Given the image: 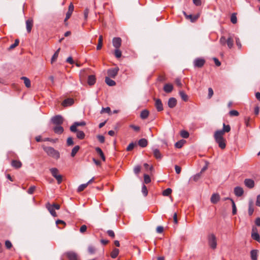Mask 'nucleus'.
<instances>
[{
	"instance_id": "64",
	"label": "nucleus",
	"mask_w": 260,
	"mask_h": 260,
	"mask_svg": "<svg viewBox=\"0 0 260 260\" xmlns=\"http://www.w3.org/2000/svg\"><path fill=\"white\" fill-rule=\"evenodd\" d=\"M35 189H36V187H35V186H30V187L28 188V190H27V192H28V193H29V194H32V193H34V191H35Z\"/></svg>"
},
{
	"instance_id": "24",
	"label": "nucleus",
	"mask_w": 260,
	"mask_h": 260,
	"mask_svg": "<svg viewBox=\"0 0 260 260\" xmlns=\"http://www.w3.org/2000/svg\"><path fill=\"white\" fill-rule=\"evenodd\" d=\"M254 212L253 203L252 200L249 201L248 203V214L251 216Z\"/></svg>"
},
{
	"instance_id": "44",
	"label": "nucleus",
	"mask_w": 260,
	"mask_h": 260,
	"mask_svg": "<svg viewBox=\"0 0 260 260\" xmlns=\"http://www.w3.org/2000/svg\"><path fill=\"white\" fill-rule=\"evenodd\" d=\"M180 135L183 138H188L189 134L187 131L183 130L181 131Z\"/></svg>"
},
{
	"instance_id": "22",
	"label": "nucleus",
	"mask_w": 260,
	"mask_h": 260,
	"mask_svg": "<svg viewBox=\"0 0 260 260\" xmlns=\"http://www.w3.org/2000/svg\"><path fill=\"white\" fill-rule=\"evenodd\" d=\"M173 89V86L171 84H166L164 86V90L167 93L171 92Z\"/></svg>"
},
{
	"instance_id": "2",
	"label": "nucleus",
	"mask_w": 260,
	"mask_h": 260,
	"mask_svg": "<svg viewBox=\"0 0 260 260\" xmlns=\"http://www.w3.org/2000/svg\"><path fill=\"white\" fill-rule=\"evenodd\" d=\"M214 138L215 142L218 144V146L221 149H224L226 147L225 139L223 138V135L216 132L214 133Z\"/></svg>"
},
{
	"instance_id": "5",
	"label": "nucleus",
	"mask_w": 260,
	"mask_h": 260,
	"mask_svg": "<svg viewBox=\"0 0 260 260\" xmlns=\"http://www.w3.org/2000/svg\"><path fill=\"white\" fill-rule=\"evenodd\" d=\"M51 121L54 124L61 125L63 122V118L61 115H58L52 117Z\"/></svg>"
},
{
	"instance_id": "15",
	"label": "nucleus",
	"mask_w": 260,
	"mask_h": 260,
	"mask_svg": "<svg viewBox=\"0 0 260 260\" xmlns=\"http://www.w3.org/2000/svg\"><path fill=\"white\" fill-rule=\"evenodd\" d=\"M12 167L16 169H18L22 167V162L19 160H12L11 163Z\"/></svg>"
},
{
	"instance_id": "55",
	"label": "nucleus",
	"mask_w": 260,
	"mask_h": 260,
	"mask_svg": "<svg viewBox=\"0 0 260 260\" xmlns=\"http://www.w3.org/2000/svg\"><path fill=\"white\" fill-rule=\"evenodd\" d=\"M67 144L68 146H72L74 145V141L72 137H69L67 139Z\"/></svg>"
},
{
	"instance_id": "47",
	"label": "nucleus",
	"mask_w": 260,
	"mask_h": 260,
	"mask_svg": "<svg viewBox=\"0 0 260 260\" xmlns=\"http://www.w3.org/2000/svg\"><path fill=\"white\" fill-rule=\"evenodd\" d=\"M114 55L117 58H120L121 56V52L119 50V48H115Z\"/></svg>"
},
{
	"instance_id": "30",
	"label": "nucleus",
	"mask_w": 260,
	"mask_h": 260,
	"mask_svg": "<svg viewBox=\"0 0 260 260\" xmlns=\"http://www.w3.org/2000/svg\"><path fill=\"white\" fill-rule=\"evenodd\" d=\"M179 95L181 96L182 100L185 102L188 101V96L183 90H180L179 92Z\"/></svg>"
},
{
	"instance_id": "1",
	"label": "nucleus",
	"mask_w": 260,
	"mask_h": 260,
	"mask_svg": "<svg viewBox=\"0 0 260 260\" xmlns=\"http://www.w3.org/2000/svg\"><path fill=\"white\" fill-rule=\"evenodd\" d=\"M43 149L47 154L55 159H58L60 158V153L59 151L55 150L52 147L43 146Z\"/></svg>"
},
{
	"instance_id": "38",
	"label": "nucleus",
	"mask_w": 260,
	"mask_h": 260,
	"mask_svg": "<svg viewBox=\"0 0 260 260\" xmlns=\"http://www.w3.org/2000/svg\"><path fill=\"white\" fill-rule=\"evenodd\" d=\"M60 49V48H58L55 51V52L54 53L53 55L52 56V57L51 58V63H53V62H54L56 60L57 58L58 57Z\"/></svg>"
},
{
	"instance_id": "60",
	"label": "nucleus",
	"mask_w": 260,
	"mask_h": 260,
	"mask_svg": "<svg viewBox=\"0 0 260 260\" xmlns=\"http://www.w3.org/2000/svg\"><path fill=\"white\" fill-rule=\"evenodd\" d=\"M107 233L108 235V236L111 238H114L115 237V233L113 231L111 230H108L107 231Z\"/></svg>"
},
{
	"instance_id": "40",
	"label": "nucleus",
	"mask_w": 260,
	"mask_h": 260,
	"mask_svg": "<svg viewBox=\"0 0 260 260\" xmlns=\"http://www.w3.org/2000/svg\"><path fill=\"white\" fill-rule=\"evenodd\" d=\"M102 46H103V37H102V36H100L99 38L98 44L96 46V49L98 50H100L102 48Z\"/></svg>"
},
{
	"instance_id": "4",
	"label": "nucleus",
	"mask_w": 260,
	"mask_h": 260,
	"mask_svg": "<svg viewBox=\"0 0 260 260\" xmlns=\"http://www.w3.org/2000/svg\"><path fill=\"white\" fill-rule=\"evenodd\" d=\"M205 60L203 58H197L193 62V66L194 68H201L205 63Z\"/></svg>"
},
{
	"instance_id": "62",
	"label": "nucleus",
	"mask_w": 260,
	"mask_h": 260,
	"mask_svg": "<svg viewBox=\"0 0 260 260\" xmlns=\"http://www.w3.org/2000/svg\"><path fill=\"white\" fill-rule=\"evenodd\" d=\"M135 144L134 143H131L127 147L126 150L129 151H131L134 148Z\"/></svg>"
},
{
	"instance_id": "49",
	"label": "nucleus",
	"mask_w": 260,
	"mask_h": 260,
	"mask_svg": "<svg viewBox=\"0 0 260 260\" xmlns=\"http://www.w3.org/2000/svg\"><path fill=\"white\" fill-rule=\"evenodd\" d=\"M231 201L232 203V213L233 215H235L237 213V209L236 207L235 203L233 199H231Z\"/></svg>"
},
{
	"instance_id": "61",
	"label": "nucleus",
	"mask_w": 260,
	"mask_h": 260,
	"mask_svg": "<svg viewBox=\"0 0 260 260\" xmlns=\"http://www.w3.org/2000/svg\"><path fill=\"white\" fill-rule=\"evenodd\" d=\"M175 83L176 84V85L178 87H181L182 86V84L180 78H176L175 80Z\"/></svg>"
},
{
	"instance_id": "36",
	"label": "nucleus",
	"mask_w": 260,
	"mask_h": 260,
	"mask_svg": "<svg viewBox=\"0 0 260 260\" xmlns=\"http://www.w3.org/2000/svg\"><path fill=\"white\" fill-rule=\"evenodd\" d=\"M251 237L253 239L256 240L258 242H260V236L259 235L257 232L252 233Z\"/></svg>"
},
{
	"instance_id": "14",
	"label": "nucleus",
	"mask_w": 260,
	"mask_h": 260,
	"mask_svg": "<svg viewBox=\"0 0 260 260\" xmlns=\"http://www.w3.org/2000/svg\"><path fill=\"white\" fill-rule=\"evenodd\" d=\"M245 185L249 188H252L254 186V181L251 179H245L244 180Z\"/></svg>"
},
{
	"instance_id": "43",
	"label": "nucleus",
	"mask_w": 260,
	"mask_h": 260,
	"mask_svg": "<svg viewBox=\"0 0 260 260\" xmlns=\"http://www.w3.org/2000/svg\"><path fill=\"white\" fill-rule=\"evenodd\" d=\"M172 192V190L170 188H168L164 190L162 192V195L164 196H169L171 194Z\"/></svg>"
},
{
	"instance_id": "7",
	"label": "nucleus",
	"mask_w": 260,
	"mask_h": 260,
	"mask_svg": "<svg viewBox=\"0 0 260 260\" xmlns=\"http://www.w3.org/2000/svg\"><path fill=\"white\" fill-rule=\"evenodd\" d=\"M122 40L119 37H115L113 39L112 44L115 48H119L121 45Z\"/></svg>"
},
{
	"instance_id": "54",
	"label": "nucleus",
	"mask_w": 260,
	"mask_h": 260,
	"mask_svg": "<svg viewBox=\"0 0 260 260\" xmlns=\"http://www.w3.org/2000/svg\"><path fill=\"white\" fill-rule=\"evenodd\" d=\"M129 127L132 128L135 132H138L140 130V127L139 126L135 125L134 124H131Z\"/></svg>"
},
{
	"instance_id": "11",
	"label": "nucleus",
	"mask_w": 260,
	"mask_h": 260,
	"mask_svg": "<svg viewBox=\"0 0 260 260\" xmlns=\"http://www.w3.org/2000/svg\"><path fill=\"white\" fill-rule=\"evenodd\" d=\"M66 255L69 260H77L78 256L77 254L73 251H69L66 252Z\"/></svg>"
},
{
	"instance_id": "51",
	"label": "nucleus",
	"mask_w": 260,
	"mask_h": 260,
	"mask_svg": "<svg viewBox=\"0 0 260 260\" xmlns=\"http://www.w3.org/2000/svg\"><path fill=\"white\" fill-rule=\"evenodd\" d=\"M142 192L143 194V195L146 197L147 196L148 194V190H147V187L146 186V185H143L142 186Z\"/></svg>"
},
{
	"instance_id": "3",
	"label": "nucleus",
	"mask_w": 260,
	"mask_h": 260,
	"mask_svg": "<svg viewBox=\"0 0 260 260\" xmlns=\"http://www.w3.org/2000/svg\"><path fill=\"white\" fill-rule=\"evenodd\" d=\"M208 243L209 246L213 249H215L217 246V240L216 236L213 234H209L208 236Z\"/></svg>"
},
{
	"instance_id": "12",
	"label": "nucleus",
	"mask_w": 260,
	"mask_h": 260,
	"mask_svg": "<svg viewBox=\"0 0 260 260\" xmlns=\"http://www.w3.org/2000/svg\"><path fill=\"white\" fill-rule=\"evenodd\" d=\"M183 13L184 15L185 16V18L187 19H190V21L192 22H194L195 21H196L199 18V15L193 16L191 14L187 15L185 11H183Z\"/></svg>"
},
{
	"instance_id": "10",
	"label": "nucleus",
	"mask_w": 260,
	"mask_h": 260,
	"mask_svg": "<svg viewBox=\"0 0 260 260\" xmlns=\"http://www.w3.org/2000/svg\"><path fill=\"white\" fill-rule=\"evenodd\" d=\"M74 11V5L72 3H71L69 6V9L67 13H66V18L64 19V21H66L68 19H69L72 15V14Z\"/></svg>"
},
{
	"instance_id": "35",
	"label": "nucleus",
	"mask_w": 260,
	"mask_h": 260,
	"mask_svg": "<svg viewBox=\"0 0 260 260\" xmlns=\"http://www.w3.org/2000/svg\"><path fill=\"white\" fill-rule=\"evenodd\" d=\"M119 254V249L114 248L111 253V257L113 258H115Z\"/></svg>"
},
{
	"instance_id": "33",
	"label": "nucleus",
	"mask_w": 260,
	"mask_h": 260,
	"mask_svg": "<svg viewBox=\"0 0 260 260\" xmlns=\"http://www.w3.org/2000/svg\"><path fill=\"white\" fill-rule=\"evenodd\" d=\"M149 111L147 110H144L141 111L140 114V117L142 119H146L149 115Z\"/></svg>"
},
{
	"instance_id": "37",
	"label": "nucleus",
	"mask_w": 260,
	"mask_h": 260,
	"mask_svg": "<svg viewBox=\"0 0 260 260\" xmlns=\"http://www.w3.org/2000/svg\"><path fill=\"white\" fill-rule=\"evenodd\" d=\"M226 44L228 47L231 49L233 47L234 45V40L231 37H229L226 40Z\"/></svg>"
},
{
	"instance_id": "48",
	"label": "nucleus",
	"mask_w": 260,
	"mask_h": 260,
	"mask_svg": "<svg viewBox=\"0 0 260 260\" xmlns=\"http://www.w3.org/2000/svg\"><path fill=\"white\" fill-rule=\"evenodd\" d=\"M87 186H88V183H84V184H81L80 185H79V186L78 187V188L77 189L78 191L81 192V191H83L85 188H86V187Z\"/></svg>"
},
{
	"instance_id": "42",
	"label": "nucleus",
	"mask_w": 260,
	"mask_h": 260,
	"mask_svg": "<svg viewBox=\"0 0 260 260\" xmlns=\"http://www.w3.org/2000/svg\"><path fill=\"white\" fill-rule=\"evenodd\" d=\"M237 14L234 13L231 16V21L233 24H236L237 22V18L236 16Z\"/></svg>"
},
{
	"instance_id": "46",
	"label": "nucleus",
	"mask_w": 260,
	"mask_h": 260,
	"mask_svg": "<svg viewBox=\"0 0 260 260\" xmlns=\"http://www.w3.org/2000/svg\"><path fill=\"white\" fill-rule=\"evenodd\" d=\"M19 39H17L15 40V42L14 43H13V44H12L9 48V50H11V49H13L14 48H15L16 47H17L18 44H19Z\"/></svg>"
},
{
	"instance_id": "19",
	"label": "nucleus",
	"mask_w": 260,
	"mask_h": 260,
	"mask_svg": "<svg viewBox=\"0 0 260 260\" xmlns=\"http://www.w3.org/2000/svg\"><path fill=\"white\" fill-rule=\"evenodd\" d=\"M74 103V100L73 99L69 98L64 100L62 103V105L64 107H68L71 106Z\"/></svg>"
},
{
	"instance_id": "34",
	"label": "nucleus",
	"mask_w": 260,
	"mask_h": 260,
	"mask_svg": "<svg viewBox=\"0 0 260 260\" xmlns=\"http://www.w3.org/2000/svg\"><path fill=\"white\" fill-rule=\"evenodd\" d=\"M77 138L80 140H83L85 137V133L81 131H78L77 132Z\"/></svg>"
},
{
	"instance_id": "50",
	"label": "nucleus",
	"mask_w": 260,
	"mask_h": 260,
	"mask_svg": "<svg viewBox=\"0 0 260 260\" xmlns=\"http://www.w3.org/2000/svg\"><path fill=\"white\" fill-rule=\"evenodd\" d=\"M144 182L148 184L151 182V179L148 175L144 174Z\"/></svg>"
},
{
	"instance_id": "8",
	"label": "nucleus",
	"mask_w": 260,
	"mask_h": 260,
	"mask_svg": "<svg viewBox=\"0 0 260 260\" xmlns=\"http://www.w3.org/2000/svg\"><path fill=\"white\" fill-rule=\"evenodd\" d=\"M155 101V106L157 111H161L163 110V105L161 100L159 99H154Z\"/></svg>"
},
{
	"instance_id": "16",
	"label": "nucleus",
	"mask_w": 260,
	"mask_h": 260,
	"mask_svg": "<svg viewBox=\"0 0 260 260\" xmlns=\"http://www.w3.org/2000/svg\"><path fill=\"white\" fill-rule=\"evenodd\" d=\"M177 104V100L174 98H171L168 100V105L170 108H174Z\"/></svg>"
},
{
	"instance_id": "28",
	"label": "nucleus",
	"mask_w": 260,
	"mask_h": 260,
	"mask_svg": "<svg viewBox=\"0 0 260 260\" xmlns=\"http://www.w3.org/2000/svg\"><path fill=\"white\" fill-rule=\"evenodd\" d=\"M95 151L100 155L103 161H105L106 158L102 150L100 147H96Z\"/></svg>"
},
{
	"instance_id": "29",
	"label": "nucleus",
	"mask_w": 260,
	"mask_h": 260,
	"mask_svg": "<svg viewBox=\"0 0 260 260\" xmlns=\"http://www.w3.org/2000/svg\"><path fill=\"white\" fill-rule=\"evenodd\" d=\"M202 175L201 174L197 173L196 175L192 176L189 179V181L197 182L201 178Z\"/></svg>"
},
{
	"instance_id": "31",
	"label": "nucleus",
	"mask_w": 260,
	"mask_h": 260,
	"mask_svg": "<svg viewBox=\"0 0 260 260\" xmlns=\"http://www.w3.org/2000/svg\"><path fill=\"white\" fill-rule=\"evenodd\" d=\"M105 82L110 86H114L116 84V82L108 77L105 78Z\"/></svg>"
},
{
	"instance_id": "53",
	"label": "nucleus",
	"mask_w": 260,
	"mask_h": 260,
	"mask_svg": "<svg viewBox=\"0 0 260 260\" xmlns=\"http://www.w3.org/2000/svg\"><path fill=\"white\" fill-rule=\"evenodd\" d=\"M110 112L111 109L109 107H107L106 108H103L101 111V113H107L109 114Z\"/></svg>"
},
{
	"instance_id": "25",
	"label": "nucleus",
	"mask_w": 260,
	"mask_h": 260,
	"mask_svg": "<svg viewBox=\"0 0 260 260\" xmlns=\"http://www.w3.org/2000/svg\"><path fill=\"white\" fill-rule=\"evenodd\" d=\"M96 78L94 75H89L88 77L87 82L89 85H93L95 83Z\"/></svg>"
},
{
	"instance_id": "27",
	"label": "nucleus",
	"mask_w": 260,
	"mask_h": 260,
	"mask_svg": "<svg viewBox=\"0 0 260 260\" xmlns=\"http://www.w3.org/2000/svg\"><path fill=\"white\" fill-rule=\"evenodd\" d=\"M257 254L258 250L256 249H253L250 251V257L252 260L257 259Z\"/></svg>"
},
{
	"instance_id": "56",
	"label": "nucleus",
	"mask_w": 260,
	"mask_h": 260,
	"mask_svg": "<svg viewBox=\"0 0 260 260\" xmlns=\"http://www.w3.org/2000/svg\"><path fill=\"white\" fill-rule=\"evenodd\" d=\"M77 126L76 125V123L75 122L74 123V124L71 125L70 126V131L72 132H77L78 131L77 129Z\"/></svg>"
},
{
	"instance_id": "59",
	"label": "nucleus",
	"mask_w": 260,
	"mask_h": 260,
	"mask_svg": "<svg viewBox=\"0 0 260 260\" xmlns=\"http://www.w3.org/2000/svg\"><path fill=\"white\" fill-rule=\"evenodd\" d=\"M226 40L224 36H222L220 39L219 42L222 45H225L226 43Z\"/></svg>"
},
{
	"instance_id": "26",
	"label": "nucleus",
	"mask_w": 260,
	"mask_h": 260,
	"mask_svg": "<svg viewBox=\"0 0 260 260\" xmlns=\"http://www.w3.org/2000/svg\"><path fill=\"white\" fill-rule=\"evenodd\" d=\"M138 145L141 147H145L148 145V141L145 138L141 139L138 141Z\"/></svg>"
},
{
	"instance_id": "57",
	"label": "nucleus",
	"mask_w": 260,
	"mask_h": 260,
	"mask_svg": "<svg viewBox=\"0 0 260 260\" xmlns=\"http://www.w3.org/2000/svg\"><path fill=\"white\" fill-rule=\"evenodd\" d=\"M141 171V167L140 166H136L134 168V173L138 175Z\"/></svg>"
},
{
	"instance_id": "9",
	"label": "nucleus",
	"mask_w": 260,
	"mask_h": 260,
	"mask_svg": "<svg viewBox=\"0 0 260 260\" xmlns=\"http://www.w3.org/2000/svg\"><path fill=\"white\" fill-rule=\"evenodd\" d=\"M231 131V127L230 125H225V123L223 124V128L221 130H217L216 132L223 135L225 133H228Z\"/></svg>"
},
{
	"instance_id": "20",
	"label": "nucleus",
	"mask_w": 260,
	"mask_h": 260,
	"mask_svg": "<svg viewBox=\"0 0 260 260\" xmlns=\"http://www.w3.org/2000/svg\"><path fill=\"white\" fill-rule=\"evenodd\" d=\"M153 155L156 159H161L162 157V154L160 153V151L157 149L155 148L153 149Z\"/></svg>"
},
{
	"instance_id": "17",
	"label": "nucleus",
	"mask_w": 260,
	"mask_h": 260,
	"mask_svg": "<svg viewBox=\"0 0 260 260\" xmlns=\"http://www.w3.org/2000/svg\"><path fill=\"white\" fill-rule=\"evenodd\" d=\"M234 193L236 196L241 197L243 194L244 190L242 187L237 186L234 188Z\"/></svg>"
},
{
	"instance_id": "18",
	"label": "nucleus",
	"mask_w": 260,
	"mask_h": 260,
	"mask_svg": "<svg viewBox=\"0 0 260 260\" xmlns=\"http://www.w3.org/2000/svg\"><path fill=\"white\" fill-rule=\"evenodd\" d=\"M33 25V20L32 19H29L26 21V27L27 31L30 32Z\"/></svg>"
},
{
	"instance_id": "52",
	"label": "nucleus",
	"mask_w": 260,
	"mask_h": 260,
	"mask_svg": "<svg viewBox=\"0 0 260 260\" xmlns=\"http://www.w3.org/2000/svg\"><path fill=\"white\" fill-rule=\"evenodd\" d=\"M229 114L231 116H238L239 113L237 111L233 110L230 111Z\"/></svg>"
},
{
	"instance_id": "58",
	"label": "nucleus",
	"mask_w": 260,
	"mask_h": 260,
	"mask_svg": "<svg viewBox=\"0 0 260 260\" xmlns=\"http://www.w3.org/2000/svg\"><path fill=\"white\" fill-rule=\"evenodd\" d=\"M55 178L56 179L58 184H60L61 183L62 181V177L61 175L58 174L55 177Z\"/></svg>"
},
{
	"instance_id": "45",
	"label": "nucleus",
	"mask_w": 260,
	"mask_h": 260,
	"mask_svg": "<svg viewBox=\"0 0 260 260\" xmlns=\"http://www.w3.org/2000/svg\"><path fill=\"white\" fill-rule=\"evenodd\" d=\"M184 143V140H180L175 143V146L177 148H181L183 146Z\"/></svg>"
},
{
	"instance_id": "41",
	"label": "nucleus",
	"mask_w": 260,
	"mask_h": 260,
	"mask_svg": "<svg viewBox=\"0 0 260 260\" xmlns=\"http://www.w3.org/2000/svg\"><path fill=\"white\" fill-rule=\"evenodd\" d=\"M50 171L52 175L55 178L56 175H58V170L56 168H53L50 169Z\"/></svg>"
},
{
	"instance_id": "13",
	"label": "nucleus",
	"mask_w": 260,
	"mask_h": 260,
	"mask_svg": "<svg viewBox=\"0 0 260 260\" xmlns=\"http://www.w3.org/2000/svg\"><path fill=\"white\" fill-rule=\"evenodd\" d=\"M46 208L48 210L50 214L54 217H56L57 216L56 213L55 211V209L54 207L51 205L49 203H48L46 205Z\"/></svg>"
},
{
	"instance_id": "63",
	"label": "nucleus",
	"mask_w": 260,
	"mask_h": 260,
	"mask_svg": "<svg viewBox=\"0 0 260 260\" xmlns=\"http://www.w3.org/2000/svg\"><path fill=\"white\" fill-rule=\"evenodd\" d=\"M97 138L99 142L101 143H104L105 142V137L102 135H98Z\"/></svg>"
},
{
	"instance_id": "6",
	"label": "nucleus",
	"mask_w": 260,
	"mask_h": 260,
	"mask_svg": "<svg viewBox=\"0 0 260 260\" xmlns=\"http://www.w3.org/2000/svg\"><path fill=\"white\" fill-rule=\"evenodd\" d=\"M119 70L118 67L110 69L108 70L107 74L110 77L114 78L117 76Z\"/></svg>"
},
{
	"instance_id": "23",
	"label": "nucleus",
	"mask_w": 260,
	"mask_h": 260,
	"mask_svg": "<svg viewBox=\"0 0 260 260\" xmlns=\"http://www.w3.org/2000/svg\"><path fill=\"white\" fill-rule=\"evenodd\" d=\"M53 131L57 134H61L63 132V128L60 125H56L53 128Z\"/></svg>"
},
{
	"instance_id": "39",
	"label": "nucleus",
	"mask_w": 260,
	"mask_h": 260,
	"mask_svg": "<svg viewBox=\"0 0 260 260\" xmlns=\"http://www.w3.org/2000/svg\"><path fill=\"white\" fill-rule=\"evenodd\" d=\"M80 149V147L78 145H77V146H75L72 150V152H71V156L72 157H74L75 156V155L76 154V153H77V152L79 151Z\"/></svg>"
},
{
	"instance_id": "32",
	"label": "nucleus",
	"mask_w": 260,
	"mask_h": 260,
	"mask_svg": "<svg viewBox=\"0 0 260 260\" xmlns=\"http://www.w3.org/2000/svg\"><path fill=\"white\" fill-rule=\"evenodd\" d=\"M20 79L23 80L24 83L26 87L28 88L30 87V81L28 78L26 77H22Z\"/></svg>"
},
{
	"instance_id": "21",
	"label": "nucleus",
	"mask_w": 260,
	"mask_h": 260,
	"mask_svg": "<svg viewBox=\"0 0 260 260\" xmlns=\"http://www.w3.org/2000/svg\"><path fill=\"white\" fill-rule=\"evenodd\" d=\"M220 200V196L217 193H214L211 197V202L213 204L217 203Z\"/></svg>"
}]
</instances>
